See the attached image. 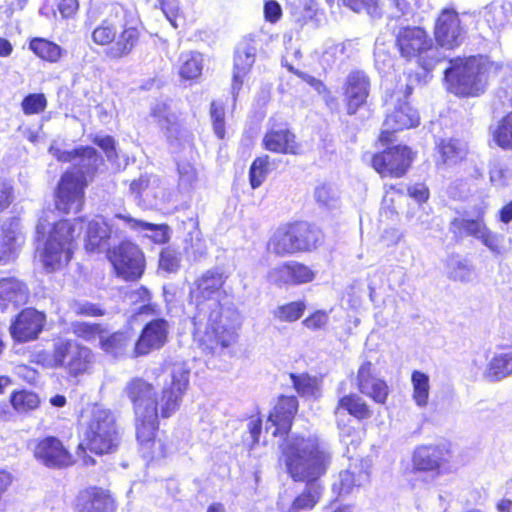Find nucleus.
I'll return each instance as SVG.
<instances>
[{
    "label": "nucleus",
    "instance_id": "obj_45",
    "mask_svg": "<svg viewBox=\"0 0 512 512\" xmlns=\"http://www.w3.org/2000/svg\"><path fill=\"white\" fill-rule=\"evenodd\" d=\"M269 157L267 155L256 158L249 171L250 184L253 189L258 188L268 175Z\"/></svg>",
    "mask_w": 512,
    "mask_h": 512
},
{
    "label": "nucleus",
    "instance_id": "obj_39",
    "mask_svg": "<svg viewBox=\"0 0 512 512\" xmlns=\"http://www.w3.org/2000/svg\"><path fill=\"white\" fill-rule=\"evenodd\" d=\"M413 386V400L419 407H426L429 400L430 383L429 376L421 371H414L411 375Z\"/></svg>",
    "mask_w": 512,
    "mask_h": 512
},
{
    "label": "nucleus",
    "instance_id": "obj_9",
    "mask_svg": "<svg viewBox=\"0 0 512 512\" xmlns=\"http://www.w3.org/2000/svg\"><path fill=\"white\" fill-rule=\"evenodd\" d=\"M312 231L303 224L278 228L268 242V249L279 255L286 256L314 247L311 240Z\"/></svg>",
    "mask_w": 512,
    "mask_h": 512
},
{
    "label": "nucleus",
    "instance_id": "obj_43",
    "mask_svg": "<svg viewBox=\"0 0 512 512\" xmlns=\"http://www.w3.org/2000/svg\"><path fill=\"white\" fill-rule=\"evenodd\" d=\"M10 401L13 408L19 413H26L30 410H34L40 404L38 395L27 390L12 393Z\"/></svg>",
    "mask_w": 512,
    "mask_h": 512
},
{
    "label": "nucleus",
    "instance_id": "obj_48",
    "mask_svg": "<svg viewBox=\"0 0 512 512\" xmlns=\"http://www.w3.org/2000/svg\"><path fill=\"white\" fill-rule=\"evenodd\" d=\"M73 332L76 336L87 341H94L104 337L100 325L87 322H78L73 325Z\"/></svg>",
    "mask_w": 512,
    "mask_h": 512
},
{
    "label": "nucleus",
    "instance_id": "obj_59",
    "mask_svg": "<svg viewBox=\"0 0 512 512\" xmlns=\"http://www.w3.org/2000/svg\"><path fill=\"white\" fill-rule=\"evenodd\" d=\"M73 309L77 314L86 316H98L103 314L99 307L89 302L75 303Z\"/></svg>",
    "mask_w": 512,
    "mask_h": 512
},
{
    "label": "nucleus",
    "instance_id": "obj_53",
    "mask_svg": "<svg viewBox=\"0 0 512 512\" xmlns=\"http://www.w3.org/2000/svg\"><path fill=\"white\" fill-rule=\"evenodd\" d=\"M159 266L167 272H175L180 266V256L171 249H165L160 254Z\"/></svg>",
    "mask_w": 512,
    "mask_h": 512
},
{
    "label": "nucleus",
    "instance_id": "obj_42",
    "mask_svg": "<svg viewBox=\"0 0 512 512\" xmlns=\"http://www.w3.org/2000/svg\"><path fill=\"white\" fill-rule=\"evenodd\" d=\"M30 48L37 56L49 62H56L61 57L60 46L43 38L33 39Z\"/></svg>",
    "mask_w": 512,
    "mask_h": 512
},
{
    "label": "nucleus",
    "instance_id": "obj_23",
    "mask_svg": "<svg viewBox=\"0 0 512 512\" xmlns=\"http://www.w3.org/2000/svg\"><path fill=\"white\" fill-rule=\"evenodd\" d=\"M75 509L76 512H115L116 507L108 493L91 488L79 493Z\"/></svg>",
    "mask_w": 512,
    "mask_h": 512
},
{
    "label": "nucleus",
    "instance_id": "obj_57",
    "mask_svg": "<svg viewBox=\"0 0 512 512\" xmlns=\"http://www.w3.org/2000/svg\"><path fill=\"white\" fill-rule=\"evenodd\" d=\"M163 14L171 22L173 28H177L176 13L178 11L177 0H157Z\"/></svg>",
    "mask_w": 512,
    "mask_h": 512
},
{
    "label": "nucleus",
    "instance_id": "obj_49",
    "mask_svg": "<svg viewBox=\"0 0 512 512\" xmlns=\"http://www.w3.org/2000/svg\"><path fill=\"white\" fill-rule=\"evenodd\" d=\"M355 12H366L372 18L380 15L379 0H342Z\"/></svg>",
    "mask_w": 512,
    "mask_h": 512
},
{
    "label": "nucleus",
    "instance_id": "obj_38",
    "mask_svg": "<svg viewBox=\"0 0 512 512\" xmlns=\"http://www.w3.org/2000/svg\"><path fill=\"white\" fill-rule=\"evenodd\" d=\"M22 243L23 236L20 231L14 229H6L3 227L0 262L7 263L14 259Z\"/></svg>",
    "mask_w": 512,
    "mask_h": 512
},
{
    "label": "nucleus",
    "instance_id": "obj_5",
    "mask_svg": "<svg viewBox=\"0 0 512 512\" xmlns=\"http://www.w3.org/2000/svg\"><path fill=\"white\" fill-rule=\"evenodd\" d=\"M83 437L76 455L84 465L94 464V459L87 455L86 449L99 455L115 452L121 442L120 427L115 414L102 406H93L84 422Z\"/></svg>",
    "mask_w": 512,
    "mask_h": 512
},
{
    "label": "nucleus",
    "instance_id": "obj_47",
    "mask_svg": "<svg viewBox=\"0 0 512 512\" xmlns=\"http://www.w3.org/2000/svg\"><path fill=\"white\" fill-rule=\"evenodd\" d=\"M306 306L303 302H291L279 307L276 317L281 321L293 322L301 318Z\"/></svg>",
    "mask_w": 512,
    "mask_h": 512
},
{
    "label": "nucleus",
    "instance_id": "obj_58",
    "mask_svg": "<svg viewBox=\"0 0 512 512\" xmlns=\"http://www.w3.org/2000/svg\"><path fill=\"white\" fill-rule=\"evenodd\" d=\"M180 181L185 185H191L197 178L196 169L190 164L178 166Z\"/></svg>",
    "mask_w": 512,
    "mask_h": 512
},
{
    "label": "nucleus",
    "instance_id": "obj_44",
    "mask_svg": "<svg viewBox=\"0 0 512 512\" xmlns=\"http://www.w3.org/2000/svg\"><path fill=\"white\" fill-rule=\"evenodd\" d=\"M293 386L301 396L317 397L319 394V383L316 377H311L308 374L295 375L291 374Z\"/></svg>",
    "mask_w": 512,
    "mask_h": 512
},
{
    "label": "nucleus",
    "instance_id": "obj_8",
    "mask_svg": "<svg viewBox=\"0 0 512 512\" xmlns=\"http://www.w3.org/2000/svg\"><path fill=\"white\" fill-rule=\"evenodd\" d=\"M485 211L481 210L475 219L456 218L451 226L459 234L470 236L479 241L493 255H501L507 251L505 246V236L501 233L491 230L485 220Z\"/></svg>",
    "mask_w": 512,
    "mask_h": 512
},
{
    "label": "nucleus",
    "instance_id": "obj_25",
    "mask_svg": "<svg viewBox=\"0 0 512 512\" xmlns=\"http://www.w3.org/2000/svg\"><path fill=\"white\" fill-rule=\"evenodd\" d=\"M262 144L266 150L274 153L297 154L299 150L294 133L287 128L269 130Z\"/></svg>",
    "mask_w": 512,
    "mask_h": 512
},
{
    "label": "nucleus",
    "instance_id": "obj_35",
    "mask_svg": "<svg viewBox=\"0 0 512 512\" xmlns=\"http://www.w3.org/2000/svg\"><path fill=\"white\" fill-rule=\"evenodd\" d=\"M77 342L69 339H57L53 343V350L48 355L46 364L52 368H66L67 359L73 353Z\"/></svg>",
    "mask_w": 512,
    "mask_h": 512
},
{
    "label": "nucleus",
    "instance_id": "obj_15",
    "mask_svg": "<svg viewBox=\"0 0 512 512\" xmlns=\"http://www.w3.org/2000/svg\"><path fill=\"white\" fill-rule=\"evenodd\" d=\"M343 90L347 113L353 115L366 103L370 91L369 78L362 71H352L346 78Z\"/></svg>",
    "mask_w": 512,
    "mask_h": 512
},
{
    "label": "nucleus",
    "instance_id": "obj_51",
    "mask_svg": "<svg viewBox=\"0 0 512 512\" xmlns=\"http://www.w3.org/2000/svg\"><path fill=\"white\" fill-rule=\"evenodd\" d=\"M21 106L27 115L38 114L45 110L47 100L44 94H30L23 99Z\"/></svg>",
    "mask_w": 512,
    "mask_h": 512
},
{
    "label": "nucleus",
    "instance_id": "obj_20",
    "mask_svg": "<svg viewBox=\"0 0 512 512\" xmlns=\"http://www.w3.org/2000/svg\"><path fill=\"white\" fill-rule=\"evenodd\" d=\"M256 55V47L249 42H242L238 44L234 58V70L231 84V93L234 100L237 98L243 83L244 78L250 71Z\"/></svg>",
    "mask_w": 512,
    "mask_h": 512
},
{
    "label": "nucleus",
    "instance_id": "obj_56",
    "mask_svg": "<svg viewBox=\"0 0 512 512\" xmlns=\"http://www.w3.org/2000/svg\"><path fill=\"white\" fill-rule=\"evenodd\" d=\"M184 249L186 254L192 257L194 260H198L207 251L204 240L198 235L195 237V239L192 238L191 243L187 244Z\"/></svg>",
    "mask_w": 512,
    "mask_h": 512
},
{
    "label": "nucleus",
    "instance_id": "obj_29",
    "mask_svg": "<svg viewBox=\"0 0 512 512\" xmlns=\"http://www.w3.org/2000/svg\"><path fill=\"white\" fill-rule=\"evenodd\" d=\"M115 218L123 220L127 227L132 230L144 232L145 236L149 237L155 243H166L170 238L167 225L152 224L122 214H116Z\"/></svg>",
    "mask_w": 512,
    "mask_h": 512
},
{
    "label": "nucleus",
    "instance_id": "obj_60",
    "mask_svg": "<svg viewBox=\"0 0 512 512\" xmlns=\"http://www.w3.org/2000/svg\"><path fill=\"white\" fill-rule=\"evenodd\" d=\"M94 143L101 147L109 159H113L116 156L115 142L110 136L96 137Z\"/></svg>",
    "mask_w": 512,
    "mask_h": 512
},
{
    "label": "nucleus",
    "instance_id": "obj_14",
    "mask_svg": "<svg viewBox=\"0 0 512 512\" xmlns=\"http://www.w3.org/2000/svg\"><path fill=\"white\" fill-rule=\"evenodd\" d=\"M268 280L277 287L299 285L313 280V271L295 261L282 263L268 272Z\"/></svg>",
    "mask_w": 512,
    "mask_h": 512
},
{
    "label": "nucleus",
    "instance_id": "obj_50",
    "mask_svg": "<svg viewBox=\"0 0 512 512\" xmlns=\"http://www.w3.org/2000/svg\"><path fill=\"white\" fill-rule=\"evenodd\" d=\"M315 199L318 203L328 208H334L338 204L339 196L336 189L323 184L316 188Z\"/></svg>",
    "mask_w": 512,
    "mask_h": 512
},
{
    "label": "nucleus",
    "instance_id": "obj_1",
    "mask_svg": "<svg viewBox=\"0 0 512 512\" xmlns=\"http://www.w3.org/2000/svg\"><path fill=\"white\" fill-rule=\"evenodd\" d=\"M226 277L217 269L201 274L190 289L191 301L196 305L193 316L194 338L203 352L221 356L234 345L241 325L240 313L231 305L221 304L225 295Z\"/></svg>",
    "mask_w": 512,
    "mask_h": 512
},
{
    "label": "nucleus",
    "instance_id": "obj_33",
    "mask_svg": "<svg viewBox=\"0 0 512 512\" xmlns=\"http://www.w3.org/2000/svg\"><path fill=\"white\" fill-rule=\"evenodd\" d=\"M492 141L501 149L512 151V112L490 127Z\"/></svg>",
    "mask_w": 512,
    "mask_h": 512
},
{
    "label": "nucleus",
    "instance_id": "obj_18",
    "mask_svg": "<svg viewBox=\"0 0 512 512\" xmlns=\"http://www.w3.org/2000/svg\"><path fill=\"white\" fill-rule=\"evenodd\" d=\"M298 410V401L293 396H281L269 414L266 431L272 429V435L286 434L292 425L294 415Z\"/></svg>",
    "mask_w": 512,
    "mask_h": 512
},
{
    "label": "nucleus",
    "instance_id": "obj_6",
    "mask_svg": "<svg viewBox=\"0 0 512 512\" xmlns=\"http://www.w3.org/2000/svg\"><path fill=\"white\" fill-rule=\"evenodd\" d=\"M460 43L458 34H400L397 38L401 54L408 59L416 57L426 71L446 58V50Z\"/></svg>",
    "mask_w": 512,
    "mask_h": 512
},
{
    "label": "nucleus",
    "instance_id": "obj_34",
    "mask_svg": "<svg viewBox=\"0 0 512 512\" xmlns=\"http://www.w3.org/2000/svg\"><path fill=\"white\" fill-rule=\"evenodd\" d=\"M67 361L68 362L65 369L71 375L76 376L88 371L93 362V354L89 348L77 343L73 353L70 354Z\"/></svg>",
    "mask_w": 512,
    "mask_h": 512
},
{
    "label": "nucleus",
    "instance_id": "obj_7",
    "mask_svg": "<svg viewBox=\"0 0 512 512\" xmlns=\"http://www.w3.org/2000/svg\"><path fill=\"white\" fill-rule=\"evenodd\" d=\"M83 227L81 218L62 220L53 225L40 253V260L47 271L58 270L70 261L73 242Z\"/></svg>",
    "mask_w": 512,
    "mask_h": 512
},
{
    "label": "nucleus",
    "instance_id": "obj_46",
    "mask_svg": "<svg viewBox=\"0 0 512 512\" xmlns=\"http://www.w3.org/2000/svg\"><path fill=\"white\" fill-rule=\"evenodd\" d=\"M489 175L491 183L500 187L508 184L512 173L506 164L494 159L490 162Z\"/></svg>",
    "mask_w": 512,
    "mask_h": 512
},
{
    "label": "nucleus",
    "instance_id": "obj_24",
    "mask_svg": "<svg viewBox=\"0 0 512 512\" xmlns=\"http://www.w3.org/2000/svg\"><path fill=\"white\" fill-rule=\"evenodd\" d=\"M93 41L103 47L110 58H120L130 53L137 38L134 34H91Z\"/></svg>",
    "mask_w": 512,
    "mask_h": 512
},
{
    "label": "nucleus",
    "instance_id": "obj_16",
    "mask_svg": "<svg viewBox=\"0 0 512 512\" xmlns=\"http://www.w3.org/2000/svg\"><path fill=\"white\" fill-rule=\"evenodd\" d=\"M447 451L437 445H420L412 453L411 463L415 472L440 474V469L446 464Z\"/></svg>",
    "mask_w": 512,
    "mask_h": 512
},
{
    "label": "nucleus",
    "instance_id": "obj_26",
    "mask_svg": "<svg viewBox=\"0 0 512 512\" xmlns=\"http://www.w3.org/2000/svg\"><path fill=\"white\" fill-rule=\"evenodd\" d=\"M475 16L458 14L453 9H443L435 21V32H463L476 29Z\"/></svg>",
    "mask_w": 512,
    "mask_h": 512
},
{
    "label": "nucleus",
    "instance_id": "obj_11",
    "mask_svg": "<svg viewBox=\"0 0 512 512\" xmlns=\"http://www.w3.org/2000/svg\"><path fill=\"white\" fill-rule=\"evenodd\" d=\"M33 455L41 464L49 468H64L74 460L62 442L53 436L37 439L30 444Z\"/></svg>",
    "mask_w": 512,
    "mask_h": 512
},
{
    "label": "nucleus",
    "instance_id": "obj_21",
    "mask_svg": "<svg viewBox=\"0 0 512 512\" xmlns=\"http://www.w3.org/2000/svg\"><path fill=\"white\" fill-rule=\"evenodd\" d=\"M29 289L27 285L15 277L0 279V310L16 309L27 303Z\"/></svg>",
    "mask_w": 512,
    "mask_h": 512
},
{
    "label": "nucleus",
    "instance_id": "obj_3",
    "mask_svg": "<svg viewBox=\"0 0 512 512\" xmlns=\"http://www.w3.org/2000/svg\"><path fill=\"white\" fill-rule=\"evenodd\" d=\"M49 151L59 161L73 162L78 166L76 171H68L61 177L55 195L57 210L66 214L77 213L84 204L86 174H89L98 162L96 150L92 147H84L65 151L51 146Z\"/></svg>",
    "mask_w": 512,
    "mask_h": 512
},
{
    "label": "nucleus",
    "instance_id": "obj_19",
    "mask_svg": "<svg viewBox=\"0 0 512 512\" xmlns=\"http://www.w3.org/2000/svg\"><path fill=\"white\" fill-rule=\"evenodd\" d=\"M419 124V114L408 103H403L394 111L387 114L383 124V130L380 136L381 141H390V135L393 132L403 129H409Z\"/></svg>",
    "mask_w": 512,
    "mask_h": 512
},
{
    "label": "nucleus",
    "instance_id": "obj_36",
    "mask_svg": "<svg viewBox=\"0 0 512 512\" xmlns=\"http://www.w3.org/2000/svg\"><path fill=\"white\" fill-rule=\"evenodd\" d=\"M159 179L155 176L143 175L133 180L130 184V191L137 199L143 201L157 197Z\"/></svg>",
    "mask_w": 512,
    "mask_h": 512
},
{
    "label": "nucleus",
    "instance_id": "obj_64",
    "mask_svg": "<svg viewBox=\"0 0 512 512\" xmlns=\"http://www.w3.org/2000/svg\"><path fill=\"white\" fill-rule=\"evenodd\" d=\"M78 0H61L58 9L64 18L72 17L78 10Z\"/></svg>",
    "mask_w": 512,
    "mask_h": 512
},
{
    "label": "nucleus",
    "instance_id": "obj_30",
    "mask_svg": "<svg viewBox=\"0 0 512 512\" xmlns=\"http://www.w3.org/2000/svg\"><path fill=\"white\" fill-rule=\"evenodd\" d=\"M345 411L358 420L368 419L372 415L368 404L357 394L345 395L339 399L334 410L336 418L343 415Z\"/></svg>",
    "mask_w": 512,
    "mask_h": 512
},
{
    "label": "nucleus",
    "instance_id": "obj_27",
    "mask_svg": "<svg viewBox=\"0 0 512 512\" xmlns=\"http://www.w3.org/2000/svg\"><path fill=\"white\" fill-rule=\"evenodd\" d=\"M369 480V474L362 467L353 465L349 469L341 471L332 484V489L338 495L352 493Z\"/></svg>",
    "mask_w": 512,
    "mask_h": 512
},
{
    "label": "nucleus",
    "instance_id": "obj_10",
    "mask_svg": "<svg viewBox=\"0 0 512 512\" xmlns=\"http://www.w3.org/2000/svg\"><path fill=\"white\" fill-rule=\"evenodd\" d=\"M110 260L118 275L126 280L137 279L144 271V255L138 246L131 242H123L115 248Z\"/></svg>",
    "mask_w": 512,
    "mask_h": 512
},
{
    "label": "nucleus",
    "instance_id": "obj_12",
    "mask_svg": "<svg viewBox=\"0 0 512 512\" xmlns=\"http://www.w3.org/2000/svg\"><path fill=\"white\" fill-rule=\"evenodd\" d=\"M412 162V152L406 146H395L372 159L373 168L382 176L401 177Z\"/></svg>",
    "mask_w": 512,
    "mask_h": 512
},
{
    "label": "nucleus",
    "instance_id": "obj_31",
    "mask_svg": "<svg viewBox=\"0 0 512 512\" xmlns=\"http://www.w3.org/2000/svg\"><path fill=\"white\" fill-rule=\"evenodd\" d=\"M512 375V351L495 354L487 364L484 377L498 382Z\"/></svg>",
    "mask_w": 512,
    "mask_h": 512
},
{
    "label": "nucleus",
    "instance_id": "obj_13",
    "mask_svg": "<svg viewBox=\"0 0 512 512\" xmlns=\"http://www.w3.org/2000/svg\"><path fill=\"white\" fill-rule=\"evenodd\" d=\"M169 328L168 321L163 318L149 321L135 342L134 355L144 356L163 347L168 340Z\"/></svg>",
    "mask_w": 512,
    "mask_h": 512
},
{
    "label": "nucleus",
    "instance_id": "obj_2",
    "mask_svg": "<svg viewBox=\"0 0 512 512\" xmlns=\"http://www.w3.org/2000/svg\"><path fill=\"white\" fill-rule=\"evenodd\" d=\"M170 382L161 393L141 378L131 379L124 388V394L132 402L136 417V437L146 458H154L155 434L158 429V415L169 418L179 408L180 401L189 383V370L182 364H174Z\"/></svg>",
    "mask_w": 512,
    "mask_h": 512
},
{
    "label": "nucleus",
    "instance_id": "obj_41",
    "mask_svg": "<svg viewBox=\"0 0 512 512\" xmlns=\"http://www.w3.org/2000/svg\"><path fill=\"white\" fill-rule=\"evenodd\" d=\"M202 72V57L201 54L189 52L181 55L179 75L186 80L195 79L200 76Z\"/></svg>",
    "mask_w": 512,
    "mask_h": 512
},
{
    "label": "nucleus",
    "instance_id": "obj_22",
    "mask_svg": "<svg viewBox=\"0 0 512 512\" xmlns=\"http://www.w3.org/2000/svg\"><path fill=\"white\" fill-rule=\"evenodd\" d=\"M357 387L362 394L369 396L376 403H385L388 396V386L374 375L371 362H365L360 366Z\"/></svg>",
    "mask_w": 512,
    "mask_h": 512
},
{
    "label": "nucleus",
    "instance_id": "obj_17",
    "mask_svg": "<svg viewBox=\"0 0 512 512\" xmlns=\"http://www.w3.org/2000/svg\"><path fill=\"white\" fill-rule=\"evenodd\" d=\"M45 320V315L33 308L23 310L10 328L12 337L19 342L36 339L43 329Z\"/></svg>",
    "mask_w": 512,
    "mask_h": 512
},
{
    "label": "nucleus",
    "instance_id": "obj_32",
    "mask_svg": "<svg viewBox=\"0 0 512 512\" xmlns=\"http://www.w3.org/2000/svg\"><path fill=\"white\" fill-rule=\"evenodd\" d=\"M150 116L161 129L165 130L168 139L177 136L179 132L177 117L165 102L155 103L151 108Z\"/></svg>",
    "mask_w": 512,
    "mask_h": 512
},
{
    "label": "nucleus",
    "instance_id": "obj_28",
    "mask_svg": "<svg viewBox=\"0 0 512 512\" xmlns=\"http://www.w3.org/2000/svg\"><path fill=\"white\" fill-rule=\"evenodd\" d=\"M114 227L113 222L109 223L100 216L90 220L87 225L86 249L93 252L104 245L112 234H117Z\"/></svg>",
    "mask_w": 512,
    "mask_h": 512
},
{
    "label": "nucleus",
    "instance_id": "obj_52",
    "mask_svg": "<svg viewBox=\"0 0 512 512\" xmlns=\"http://www.w3.org/2000/svg\"><path fill=\"white\" fill-rule=\"evenodd\" d=\"M407 218L413 226L421 230H427L431 227V216L421 205L412 209L407 214Z\"/></svg>",
    "mask_w": 512,
    "mask_h": 512
},
{
    "label": "nucleus",
    "instance_id": "obj_61",
    "mask_svg": "<svg viewBox=\"0 0 512 512\" xmlns=\"http://www.w3.org/2000/svg\"><path fill=\"white\" fill-rule=\"evenodd\" d=\"M12 199V187L6 181L0 180V212L9 207Z\"/></svg>",
    "mask_w": 512,
    "mask_h": 512
},
{
    "label": "nucleus",
    "instance_id": "obj_63",
    "mask_svg": "<svg viewBox=\"0 0 512 512\" xmlns=\"http://www.w3.org/2000/svg\"><path fill=\"white\" fill-rule=\"evenodd\" d=\"M408 193L418 202V205H421V203L425 202L429 197L428 189L423 184L413 185L408 189Z\"/></svg>",
    "mask_w": 512,
    "mask_h": 512
},
{
    "label": "nucleus",
    "instance_id": "obj_4",
    "mask_svg": "<svg viewBox=\"0 0 512 512\" xmlns=\"http://www.w3.org/2000/svg\"><path fill=\"white\" fill-rule=\"evenodd\" d=\"M501 66L484 56L455 58L444 70V79L449 92L460 97H478L487 88L491 74L498 73Z\"/></svg>",
    "mask_w": 512,
    "mask_h": 512
},
{
    "label": "nucleus",
    "instance_id": "obj_40",
    "mask_svg": "<svg viewBox=\"0 0 512 512\" xmlns=\"http://www.w3.org/2000/svg\"><path fill=\"white\" fill-rule=\"evenodd\" d=\"M439 153L444 163L454 164L465 157L467 147L465 143L456 139L443 140L439 145Z\"/></svg>",
    "mask_w": 512,
    "mask_h": 512
},
{
    "label": "nucleus",
    "instance_id": "obj_55",
    "mask_svg": "<svg viewBox=\"0 0 512 512\" xmlns=\"http://www.w3.org/2000/svg\"><path fill=\"white\" fill-rule=\"evenodd\" d=\"M329 321V315L326 311L318 310L303 320L302 324L312 330L324 329Z\"/></svg>",
    "mask_w": 512,
    "mask_h": 512
},
{
    "label": "nucleus",
    "instance_id": "obj_54",
    "mask_svg": "<svg viewBox=\"0 0 512 512\" xmlns=\"http://www.w3.org/2000/svg\"><path fill=\"white\" fill-rule=\"evenodd\" d=\"M450 277L456 281L469 282L472 280L473 269L468 263L456 261L449 272Z\"/></svg>",
    "mask_w": 512,
    "mask_h": 512
},
{
    "label": "nucleus",
    "instance_id": "obj_37",
    "mask_svg": "<svg viewBox=\"0 0 512 512\" xmlns=\"http://www.w3.org/2000/svg\"><path fill=\"white\" fill-rule=\"evenodd\" d=\"M132 342L131 336L126 332H115L108 337H101V348L108 354L118 357L126 353Z\"/></svg>",
    "mask_w": 512,
    "mask_h": 512
},
{
    "label": "nucleus",
    "instance_id": "obj_62",
    "mask_svg": "<svg viewBox=\"0 0 512 512\" xmlns=\"http://www.w3.org/2000/svg\"><path fill=\"white\" fill-rule=\"evenodd\" d=\"M264 15L267 21L276 22L281 16L280 5L273 0L267 1L264 5Z\"/></svg>",
    "mask_w": 512,
    "mask_h": 512
}]
</instances>
